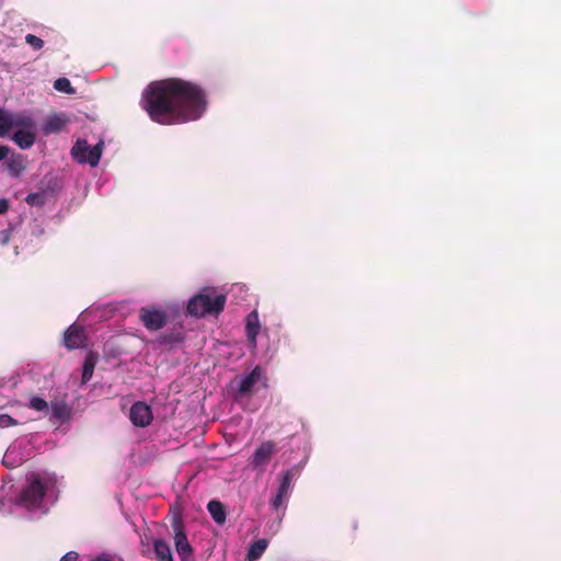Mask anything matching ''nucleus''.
<instances>
[{
  "label": "nucleus",
  "instance_id": "393cba45",
  "mask_svg": "<svg viewBox=\"0 0 561 561\" xmlns=\"http://www.w3.org/2000/svg\"><path fill=\"white\" fill-rule=\"evenodd\" d=\"M30 408L36 411H48V403L39 397H33L30 400Z\"/></svg>",
  "mask_w": 561,
  "mask_h": 561
},
{
  "label": "nucleus",
  "instance_id": "c756f323",
  "mask_svg": "<svg viewBox=\"0 0 561 561\" xmlns=\"http://www.w3.org/2000/svg\"><path fill=\"white\" fill-rule=\"evenodd\" d=\"M140 543H141V547H142V549L140 551L141 556L149 558L150 557L149 543L145 542L144 540H141Z\"/></svg>",
  "mask_w": 561,
  "mask_h": 561
},
{
  "label": "nucleus",
  "instance_id": "39448f33",
  "mask_svg": "<svg viewBox=\"0 0 561 561\" xmlns=\"http://www.w3.org/2000/svg\"><path fill=\"white\" fill-rule=\"evenodd\" d=\"M47 488L38 474H32L28 483L20 493L19 501L21 504L28 507L39 506L44 496L46 495Z\"/></svg>",
  "mask_w": 561,
  "mask_h": 561
},
{
  "label": "nucleus",
  "instance_id": "b1692460",
  "mask_svg": "<svg viewBox=\"0 0 561 561\" xmlns=\"http://www.w3.org/2000/svg\"><path fill=\"white\" fill-rule=\"evenodd\" d=\"M25 202L31 206H43L45 204V195L43 193H31L26 196Z\"/></svg>",
  "mask_w": 561,
  "mask_h": 561
},
{
  "label": "nucleus",
  "instance_id": "1a4fd4ad",
  "mask_svg": "<svg viewBox=\"0 0 561 561\" xmlns=\"http://www.w3.org/2000/svg\"><path fill=\"white\" fill-rule=\"evenodd\" d=\"M129 419L135 426L146 427L153 419L151 408L144 401H137L129 410Z\"/></svg>",
  "mask_w": 561,
  "mask_h": 561
},
{
  "label": "nucleus",
  "instance_id": "20e7f679",
  "mask_svg": "<svg viewBox=\"0 0 561 561\" xmlns=\"http://www.w3.org/2000/svg\"><path fill=\"white\" fill-rule=\"evenodd\" d=\"M261 383L263 388H268V377L266 370L261 366H255L251 371L244 374L238 381L234 399L250 398L255 391V386Z\"/></svg>",
  "mask_w": 561,
  "mask_h": 561
},
{
  "label": "nucleus",
  "instance_id": "0eeeda50",
  "mask_svg": "<svg viewBox=\"0 0 561 561\" xmlns=\"http://www.w3.org/2000/svg\"><path fill=\"white\" fill-rule=\"evenodd\" d=\"M62 345L68 350H88L90 337L87 328L79 322L72 323L64 333Z\"/></svg>",
  "mask_w": 561,
  "mask_h": 561
},
{
  "label": "nucleus",
  "instance_id": "f257e3e1",
  "mask_svg": "<svg viewBox=\"0 0 561 561\" xmlns=\"http://www.w3.org/2000/svg\"><path fill=\"white\" fill-rule=\"evenodd\" d=\"M141 102L149 117L161 125L196 121L207 107L205 91L179 78L150 83L142 93Z\"/></svg>",
  "mask_w": 561,
  "mask_h": 561
},
{
  "label": "nucleus",
  "instance_id": "9d476101",
  "mask_svg": "<svg viewBox=\"0 0 561 561\" xmlns=\"http://www.w3.org/2000/svg\"><path fill=\"white\" fill-rule=\"evenodd\" d=\"M32 118L24 115H13L1 108L0 111V137H5L11 128L16 126H31Z\"/></svg>",
  "mask_w": 561,
  "mask_h": 561
},
{
  "label": "nucleus",
  "instance_id": "a878e982",
  "mask_svg": "<svg viewBox=\"0 0 561 561\" xmlns=\"http://www.w3.org/2000/svg\"><path fill=\"white\" fill-rule=\"evenodd\" d=\"M25 42L35 50H39L44 46V41L34 34H27L25 36Z\"/></svg>",
  "mask_w": 561,
  "mask_h": 561
},
{
  "label": "nucleus",
  "instance_id": "a211bd4d",
  "mask_svg": "<svg viewBox=\"0 0 561 561\" xmlns=\"http://www.w3.org/2000/svg\"><path fill=\"white\" fill-rule=\"evenodd\" d=\"M207 510L216 524L222 525L226 522V508L218 500H210Z\"/></svg>",
  "mask_w": 561,
  "mask_h": 561
},
{
  "label": "nucleus",
  "instance_id": "f03ea898",
  "mask_svg": "<svg viewBox=\"0 0 561 561\" xmlns=\"http://www.w3.org/2000/svg\"><path fill=\"white\" fill-rule=\"evenodd\" d=\"M226 301V295L215 294V290L205 288L188 300L186 312L196 318L206 314H218L224 310Z\"/></svg>",
  "mask_w": 561,
  "mask_h": 561
},
{
  "label": "nucleus",
  "instance_id": "9b49d317",
  "mask_svg": "<svg viewBox=\"0 0 561 561\" xmlns=\"http://www.w3.org/2000/svg\"><path fill=\"white\" fill-rule=\"evenodd\" d=\"M276 446L272 440H267L262 443L253 453L251 465L253 468H263L271 460L272 456L275 454Z\"/></svg>",
  "mask_w": 561,
  "mask_h": 561
},
{
  "label": "nucleus",
  "instance_id": "f8f14e48",
  "mask_svg": "<svg viewBox=\"0 0 561 561\" xmlns=\"http://www.w3.org/2000/svg\"><path fill=\"white\" fill-rule=\"evenodd\" d=\"M20 128L13 134L12 140L21 148L28 149L35 142V124L32 119L31 126H19Z\"/></svg>",
  "mask_w": 561,
  "mask_h": 561
},
{
  "label": "nucleus",
  "instance_id": "412c9836",
  "mask_svg": "<svg viewBox=\"0 0 561 561\" xmlns=\"http://www.w3.org/2000/svg\"><path fill=\"white\" fill-rule=\"evenodd\" d=\"M184 336V329L182 325H180L179 328H174L171 332L165 333L162 340L163 342L173 345L183 342Z\"/></svg>",
  "mask_w": 561,
  "mask_h": 561
},
{
  "label": "nucleus",
  "instance_id": "aec40b11",
  "mask_svg": "<svg viewBox=\"0 0 561 561\" xmlns=\"http://www.w3.org/2000/svg\"><path fill=\"white\" fill-rule=\"evenodd\" d=\"M267 545L268 542L266 539H259L254 541L248 550L247 559L249 561H256L257 559H260L261 556L266 550Z\"/></svg>",
  "mask_w": 561,
  "mask_h": 561
},
{
  "label": "nucleus",
  "instance_id": "6e6552de",
  "mask_svg": "<svg viewBox=\"0 0 561 561\" xmlns=\"http://www.w3.org/2000/svg\"><path fill=\"white\" fill-rule=\"evenodd\" d=\"M139 320L149 331H158L167 324L168 317L163 310L142 307L139 310Z\"/></svg>",
  "mask_w": 561,
  "mask_h": 561
},
{
  "label": "nucleus",
  "instance_id": "473e14b6",
  "mask_svg": "<svg viewBox=\"0 0 561 561\" xmlns=\"http://www.w3.org/2000/svg\"><path fill=\"white\" fill-rule=\"evenodd\" d=\"M9 153V148L7 146L0 145V161L5 159Z\"/></svg>",
  "mask_w": 561,
  "mask_h": 561
},
{
  "label": "nucleus",
  "instance_id": "2f4dec72",
  "mask_svg": "<svg viewBox=\"0 0 561 561\" xmlns=\"http://www.w3.org/2000/svg\"><path fill=\"white\" fill-rule=\"evenodd\" d=\"M9 209V202L4 198L0 199V215H3Z\"/></svg>",
  "mask_w": 561,
  "mask_h": 561
},
{
  "label": "nucleus",
  "instance_id": "cd10ccee",
  "mask_svg": "<svg viewBox=\"0 0 561 561\" xmlns=\"http://www.w3.org/2000/svg\"><path fill=\"white\" fill-rule=\"evenodd\" d=\"M18 424V421L14 420L11 415L3 413L0 414V427L5 428L10 426H14Z\"/></svg>",
  "mask_w": 561,
  "mask_h": 561
},
{
  "label": "nucleus",
  "instance_id": "ddd939ff",
  "mask_svg": "<svg viewBox=\"0 0 561 561\" xmlns=\"http://www.w3.org/2000/svg\"><path fill=\"white\" fill-rule=\"evenodd\" d=\"M51 417L59 424H65L72 416V409L65 400H55L50 402Z\"/></svg>",
  "mask_w": 561,
  "mask_h": 561
},
{
  "label": "nucleus",
  "instance_id": "4468645a",
  "mask_svg": "<svg viewBox=\"0 0 561 561\" xmlns=\"http://www.w3.org/2000/svg\"><path fill=\"white\" fill-rule=\"evenodd\" d=\"M261 330V323L259 319V313L256 310H252L248 317L245 322V333L249 342V346L255 348L256 345V336Z\"/></svg>",
  "mask_w": 561,
  "mask_h": 561
},
{
  "label": "nucleus",
  "instance_id": "dca6fc26",
  "mask_svg": "<svg viewBox=\"0 0 561 561\" xmlns=\"http://www.w3.org/2000/svg\"><path fill=\"white\" fill-rule=\"evenodd\" d=\"M68 118L65 115L50 116L43 127L46 135L59 133L67 125Z\"/></svg>",
  "mask_w": 561,
  "mask_h": 561
},
{
  "label": "nucleus",
  "instance_id": "5701e85b",
  "mask_svg": "<svg viewBox=\"0 0 561 561\" xmlns=\"http://www.w3.org/2000/svg\"><path fill=\"white\" fill-rule=\"evenodd\" d=\"M288 491L278 488L276 495L271 501L272 507L277 511L280 506H283L285 500L288 496Z\"/></svg>",
  "mask_w": 561,
  "mask_h": 561
},
{
  "label": "nucleus",
  "instance_id": "72a5a7b5",
  "mask_svg": "<svg viewBox=\"0 0 561 561\" xmlns=\"http://www.w3.org/2000/svg\"><path fill=\"white\" fill-rule=\"evenodd\" d=\"M92 561H113L112 559H110L108 557L106 556H101V557H96L94 558Z\"/></svg>",
  "mask_w": 561,
  "mask_h": 561
},
{
  "label": "nucleus",
  "instance_id": "7c9ffc66",
  "mask_svg": "<svg viewBox=\"0 0 561 561\" xmlns=\"http://www.w3.org/2000/svg\"><path fill=\"white\" fill-rule=\"evenodd\" d=\"M60 561H78V553L68 552L60 559Z\"/></svg>",
  "mask_w": 561,
  "mask_h": 561
},
{
  "label": "nucleus",
  "instance_id": "f3484780",
  "mask_svg": "<svg viewBox=\"0 0 561 561\" xmlns=\"http://www.w3.org/2000/svg\"><path fill=\"white\" fill-rule=\"evenodd\" d=\"M96 363L98 353H88L82 366L81 386L85 385L92 378Z\"/></svg>",
  "mask_w": 561,
  "mask_h": 561
},
{
  "label": "nucleus",
  "instance_id": "7ed1b4c3",
  "mask_svg": "<svg viewBox=\"0 0 561 561\" xmlns=\"http://www.w3.org/2000/svg\"><path fill=\"white\" fill-rule=\"evenodd\" d=\"M171 527L173 530L174 548L181 561H194V548L187 539L181 513L178 512L173 514L171 518Z\"/></svg>",
  "mask_w": 561,
  "mask_h": 561
},
{
  "label": "nucleus",
  "instance_id": "6ab92c4d",
  "mask_svg": "<svg viewBox=\"0 0 561 561\" xmlns=\"http://www.w3.org/2000/svg\"><path fill=\"white\" fill-rule=\"evenodd\" d=\"M5 168L11 176H19L25 169V160L21 154L12 156L5 161Z\"/></svg>",
  "mask_w": 561,
  "mask_h": 561
},
{
  "label": "nucleus",
  "instance_id": "bb28decb",
  "mask_svg": "<svg viewBox=\"0 0 561 561\" xmlns=\"http://www.w3.org/2000/svg\"><path fill=\"white\" fill-rule=\"evenodd\" d=\"M293 478H294V473L291 470H287L286 472H284L280 478V483H279L278 488L289 492Z\"/></svg>",
  "mask_w": 561,
  "mask_h": 561
},
{
  "label": "nucleus",
  "instance_id": "2eb2a0df",
  "mask_svg": "<svg viewBox=\"0 0 561 561\" xmlns=\"http://www.w3.org/2000/svg\"><path fill=\"white\" fill-rule=\"evenodd\" d=\"M152 546L157 561H174L170 545L164 539H153Z\"/></svg>",
  "mask_w": 561,
  "mask_h": 561
},
{
  "label": "nucleus",
  "instance_id": "c85d7f7f",
  "mask_svg": "<svg viewBox=\"0 0 561 561\" xmlns=\"http://www.w3.org/2000/svg\"><path fill=\"white\" fill-rule=\"evenodd\" d=\"M10 241V231L9 230H3L0 232V244L1 245H7Z\"/></svg>",
  "mask_w": 561,
  "mask_h": 561
},
{
  "label": "nucleus",
  "instance_id": "423d86ee",
  "mask_svg": "<svg viewBox=\"0 0 561 561\" xmlns=\"http://www.w3.org/2000/svg\"><path fill=\"white\" fill-rule=\"evenodd\" d=\"M102 142L91 147L87 140L79 139L73 145L71 154L79 163H89L91 167H96L102 156Z\"/></svg>",
  "mask_w": 561,
  "mask_h": 561
},
{
  "label": "nucleus",
  "instance_id": "4be33fe9",
  "mask_svg": "<svg viewBox=\"0 0 561 561\" xmlns=\"http://www.w3.org/2000/svg\"><path fill=\"white\" fill-rule=\"evenodd\" d=\"M54 88L57 91L66 94L76 93V90L72 88L70 80L67 78H58L57 80H55Z\"/></svg>",
  "mask_w": 561,
  "mask_h": 561
}]
</instances>
